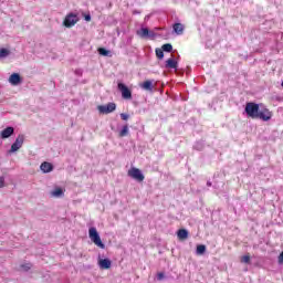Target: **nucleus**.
<instances>
[{
    "instance_id": "nucleus-1",
    "label": "nucleus",
    "mask_w": 283,
    "mask_h": 283,
    "mask_svg": "<svg viewBox=\"0 0 283 283\" xmlns=\"http://www.w3.org/2000/svg\"><path fill=\"white\" fill-rule=\"evenodd\" d=\"M244 112L249 118H259L264 123H268V120H271V118H273V113L269 111V108H266L263 104L248 102L245 104Z\"/></svg>"
},
{
    "instance_id": "nucleus-2",
    "label": "nucleus",
    "mask_w": 283,
    "mask_h": 283,
    "mask_svg": "<svg viewBox=\"0 0 283 283\" xmlns=\"http://www.w3.org/2000/svg\"><path fill=\"white\" fill-rule=\"evenodd\" d=\"M88 238L94 243L95 247L99 249H105V243L101 240V234H98V230L95 227L88 229Z\"/></svg>"
},
{
    "instance_id": "nucleus-3",
    "label": "nucleus",
    "mask_w": 283,
    "mask_h": 283,
    "mask_svg": "<svg viewBox=\"0 0 283 283\" xmlns=\"http://www.w3.org/2000/svg\"><path fill=\"white\" fill-rule=\"evenodd\" d=\"M129 178H133V180H136L137 182H143L145 180V175H143V171L138 168H130L128 170Z\"/></svg>"
},
{
    "instance_id": "nucleus-4",
    "label": "nucleus",
    "mask_w": 283,
    "mask_h": 283,
    "mask_svg": "<svg viewBox=\"0 0 283 283\" xmlns=\"http://www.w3.org/2000/svg\"><path fill=\"white\" fill-rule=\"evenodd\" d=\"M97 111L99 114H112V112H116V103L111 102L106 105L97 106Z\"/></svg>"
},
{
    "instance_id": "nucleus-5",
    "label": "nucleus",
    "mask_w": 283,
    "mask_h": 283,
    "mask_svg": "<svg viewBox=\"0 0 283 283\" xmlns=\"http://www.w3.org/2000/svg\"><path fill=\"white\" fill-rule=\"evenodd\" d=\"M25 140V137L23 135H19L15 138V142L11 145L10 153L14 154L15 151H19L21 147H23V143Z\"/></svg>"
},
{
    "instance_id": "nucleus-6",
    "label": "nucleus",
    "mask_w": 283,
    "mask_h": 283,
    "mask_svg": "<svg viewBox=\"0 0 283 283\" xmlns=\"http://www.w3.org/2000/svg\"><path fill=\"white\" fill-rule=\"evenodd\" d=\"M117 87L122 93L123 98H125L126 101L132 99V91L129 90V87H127V85H125L124 83H118Z\"/></svg>"
},
{
    "instance_id": "nucleus-7",
    "label": "nucleus",
    "mask_w": 283,
    "mask_h": 283,
    "mask_svg": "<svg viewBox=\"0 0 283 283\" xmlns=\"http://www.w3.org/2000/svg\"><path fill=\"white\" fill-rule=\"evenodd\" d=\"M137 35L142 39H154L156 33H154V31H149L147 28H142L139 31H137Z\"/></svg>"
},
{
    "instance_id": "nucleus-8",
    "label": "nucleus",
    "mask_w": 283,
    "mask_h": 283,
    "mask_svg": "<svg viewBox=\"0 0 283 283\" xmlns=\"http://www.w3.org/2000/svg\"><path fill=\"white\" fill-rule=\"evenodd\" d=\"M40 169L42 174H50L51 171H54V165H52V163L49 161H43L40 165Z\"/></svg>"
},
{
    "instance_id": "nucleus-9",
    "label": "nucleus",
    "mask_w": 283,
    "mask_h": 283,
    "mask_svg": "<svg viewBox=\"0 0 283 283\" xmlns=\"http://www.w3.org/2000/svg\"><path fill=\"white\" fill-rule=\"evenodd\" d=\"M51 198H63L65 196V190L61 187H55L53 190L50 191Z\"/></svg>"
},
{
    "instance_id": "nucleus-10",
    "label": "nucleus",
    "mask_w": 283,
    "mask_h": 283,
    "mask_svg": "<svg viewBox=\"0 0 283 283\" xmlns=\"http://www.w3.org/2000/svg\"><path fill=\"white\" fill-rule=\"evenodd\" d=\"M9 83L10 85L17 86L21 83V75L19 73H13L9 76Z\"/></svg>"
},
{
    "instance_id": "nucleus-11",
    "label": "nucleus",
    "mask_w": 283,
    "mask_h": 283,
    "mask_svg": "<svg viewBox=\"0 0 283 283\" xmlns=\"http://www.w3.org/2000/svg\"><path fill=\"white\" fill-rule=\"evenodd\" d=\"M12 134H14V127L9 126L0 133V136H1V138L6 139V138H10V136H12Z\"/></svg>"
},
{
    "instance_id": "nucleus-12",
    "label": "nucleus",
    "mask_w": 283,
    "mask_h": 283,
    "mask_svg": "<svg viewBox=\"0 0 283 283\" xmlns=\"http://www.w3.org/2000/svg\"><path fill=\"white\" fill-rule=\"evenodd\" d=\"M140 87H142V90H145L146 92H154V81L147 80L140 84Z\"/></svg>"
},
{
    "instance_id": "nucleus-13",
    "label": "nucleus",
    "mask_w": 283,
    "mask_h": 283,
    "mask_svg": "<svg viewBox=\"0 0 283 283\" xmlns=\"http://www.w3.org/2000/svg\"><path fill=\"white\" fill-rule=\"evenodd\" d=\"M166 67L168 70H178V62L174 59H168L166 61Z\"/></svg>"
},
{
    "instance_id": "nucleus-14",
    "label": "nucleus",
    "mask_w": 283,
    "mask_h": 283,
    "mask_svg": "<svg viewBox=\"0 0 283 283\" xmlns=\"http://www.w3.org/2000/svg\"><path fill=\"white\" fill-rule=\"evenodd\" d=\"M172 30L175 33H177L178 35L184 34L185 32V25L182 23H175L172 25Z\"/></svg>"
},
{
    "instance_id": "nucleus-15",
    "label": "nucleus",
    "mask_w": 283,
    "mask_h": 283,
    "mask_svg": "<svg viewBox=\"0 0 283 283\" xmlns=\"http://www.w3.org/2000/svg\"><path fill=\"white\" fill-rule=\"evenodd\" d=\"M177 238L179 240H187L189 238V231L186 229H180L177 231Z\"/></svg>"
},
{
    "instance_id": "nucleus-16",
    "label": "nucleus",
    "mask_w": 283,
    "mask_h": 283,
    "mask_svg": "<svg viewBox=\"0 0 283 283\" xmlns=\"http://www.w3.org/2000/svg\"><path fill=\"white\" fill-rule=\"evenodd\" d=\"M99 268H102V269H112V261L109 259L99 260Z\"/></svg>"
},
{
    "instance_id": "nucleus-17",
    "label": "nucleus",
    "mask_w": 283,
    "mask_h": 283,
    "mask_svg": "<svg viewBox=\"0 0 283 283\" xmlns=\"http://www.w3.org/2000/svg\"><path fill=\"white\" fill-rule=\"evenodd\" d=\"M63 25H64L65 28H72V13H69V14L65 17V19H64V21H63Z\"/></svg>"
},
{
    "instance_id": "nucleus-18",
    "label": "nucleus",
    "mask_w": 283,
    "mask_h": 283,
    "mask_svg": "<svg viewBox=\"0 0 283 283\" xmlns=\"http://www.w3.org/2000/svg\"><path fill=\"white\" fill-rule=\"evenodd\" d=\"M207 252V245L205 244H199L197 245V255H205V253Z\"/></svg>"
},
{
    "instance_id": "nucleus-19",
    "label": "nucleus",
    "mask_w": 283,
    "mask_h": 283,
    "mask_svg": "<svg viewBox=\"0 0 283 283\" xmlns=\"http://www.w3.org/2000/svg\"><path fill=\"white\" fill-rule=\"evenodd\" d=\"M129 135V126H123L122 130L119 132V138H125V136Z\"/></svg>"
},
{
    "instance_id": "nucleus-20",
    "label": "nucleus",
    "mask_w": 283,
    "mask_h": 283,
    "mask_svg": "<svg viewBox=\"0 0 283 283\" xmlns=\"http://www.w3.org/2000/svg\"><path fill=\"white\" fill-rule=\"evenodd\" d=\"M10 56V51L8 49H0V59H6Z\"/></svg>"
},
{
    "instance_id": "nucleus-21",
    "label": "nucleus",
    "mask_w": 283,
    "mask_h": 283,
    "mask_svg": "<svg viewBox=\"0 0 283 283\" xmlns=\"http://www.w3.org/2000/svg\"><path fill=\"white\" fill-rule=\"evenodd\" d=\"M155 52H156L157 59L159 60L165 59V51L163 49H156Z\"/></svg>"
},
{
    "instance_id": "nucleus-22",
    "label": "nucleus",
    "mask_w": 283,
    "mask_h": 283,
    "mask_svg": "<svg viewBox=\"0 0 283 283\" xmlns=\"http://www.w3.org/2000/svg\"><path fill=\"white\" fill-rule=\"evenodd\" d=\"M161 50H164V52H172L174 46L171 44L167 43L161 46Z\"/></svg>"
},
{
    "instance_id": "nucleus-23",
    "label": "nucleus",
    "mask_w": 283,
    "mask_h": 283,
    "mask_svg": "<svg viewBox=\"0 0 283 283\" xmlns=\"http://www.w3.org/2000/svg\"><path fill=\"white\" fill-rule=\"evenodd\" d=\"M98 53H99L102 56H109V51H107V49H104V48H99V49H98Z\"/></svg>"
},
{
    "instance_id": "nucleus-24",
    "label": "nucleus",
    "mask_w": 283,
    "mask_h": 283,
    "mask_svg": "<svg viewBox=\"0 0 283 283\" xmlns=\"http://www.w3.org/2000/svg\"><path fill=\"white\" fill-rule=\"evenodd\" d=\"M241 262H243L244 264H249V262H251V256L249 255L242 256Z\"/></svg>"
},
{
    "instance_id": "nucleus-25",
    "label": "nucleus",
    "mask_w": 283,
    "mask_h": 283,
    "mask_svg": "<svg viewBox=\"0 0 283 283\" xmlns=\"http://www.w3.org/2000/svg\"><path fill=\"white\" fill-rule=\"evenodd\" d=\"M21 269H22V271H30V269H32V264H30V263L23 264V265H21Z\"/></svg>"
},
{
    "instance_id": "nucleus-26",
    "label": "nucleus",
    "mask_w": 283,
    "mask_h": 283,
    "mask_svg": "<svg viewBox=\"0 0 283 283\" xmlns=\"http://www.w3.org/2000/svg\"><path fill=\"white\" fill-rule=\"evenodd\" d=\"M78 23V17L76 14H72V25H76Z\"/></svg>"
},
{
    "instance_id": "nucleus-27",
    "label": "nucleus",
    "mask_w": 283,
    "mask_h": 283,
    "mask_svg": "<svg viewBox=\"0 0 283 283\" xmlns=\"http://www.w3.org/2000/svg\"><path fill=\"white\" fill-rule=\"evenodd\" d=\"M6 187V177L1 176L0 177V189H3Z\"/></svg>"
},
{
    "instance_id": "nucleus-28",
    "label": "nucleus",
    "mask_w": 283,
    "mask_h": 283,
    "mask_svg": "<svg viewBox=\"0 0 283 283\" xmlns=\"http://www.w3.org/2000/svg\"><path fill=\"white\" fill-rule=\"evenodd\" d=\"M157 280H159V282L163 281V280H165V273L159 272V273L157 274Z\"/></svg>"
},
{
    "instance_id": "nucleus-29",
    "label": "nucleus",
    "mask_w": 283,
    "mask_h": 283,
    "mask_svg": "<svg viewBox=\"0 0 283 283\" xmlns=\"http://www.w3.org/2000/svg\"><path fill=\"white\" fill-rule=\"evenodd\" d=\"M120 118H122V120H128L129 119V115L125 114V113H122L120 114Z\"/></svg>"
},
{
    "instance_id": "nucleus-30",
    "label": "nucleus",
    "mask_w": 283,
    "mask_h": 283,
    "mask_svg": "<svg viewBox=\"0 0 283 283\" xmlns=\"http://www.w3.org/2000/svg\"><path fill=\"white\" fill-rule=\"evenodd\" d=\"M74 74L76 76H83V70L78 69V70H75Z\"/></svg>"
},
{
    "instance_id": "nucleus-31",
    "label": "nucleus",
    "mask_w": 283,
    "mask_h": 283,
    "mask_svg": "<svg viewBox=\"0 0 283 283\" xmlns=\"http://www.w3.org/2000/svg\"><path fill=\"white\" fill-rule=\"evenodd\" d=\"M85 21L90 22L92 21V15L91 14H84Z\"/></svg>"
},
{
    "instance_id": "nucleus-32",
    "label": "nucleus",
    "mask_w": 283,
    "mask_h": 283,
    "mask_svg": "<svg viewBox=\"0 0 283 283\" xmlns=\"http://www.w3.org/2000/svg\"><path fill=\"white\" fill-rule=\"evenodd\" d=\"M279 264H283V251L279 255Z\"/></svg>"
},
{
    "instance_id": "nucleus-33",
    "label": "nucleus",
    "mask_w": 283,
    "mask_h": 283,
    "mask_svg": "<svg viewBox=\"0 0 283 283\" xmlns=\"http://www.w3.org/2000/svg\"><path fill=\"white\" fill-rule=\"evenodd\" d=\"M207 187H211V181H207Z\"/></svg>"
}]
</instances>
